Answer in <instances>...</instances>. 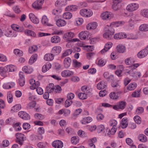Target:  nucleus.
<instances>
[{"label": "nucleus", "instance_id": "obj_1", "mask_svg": "<svg viewBox=\"0 0 148 148\" xmlns=\"http://www.w3.org/2000/svg\"><path fill=\"white\" fill-rule=\"evenodd\" d=\"M80 14L83 16L88 17L91 16L92 15L93 12L90 9L87 10L86 9H84L80 10Z\"/></svg>", "mask_w": 148, "mask_h": 148}, {"label": "nucleus", "instance_id": "obj_2", "mask_svg": "<svg viewBox=\"0 0 148 148\" xmlns=\"http://www.w3.org/2000/svg\"><path fill=\"white\" fill-rule=\"evenodd\" d=\"M114 33V29L113 28L111 29H108L103 34V37L108 39H110L112 38L113 34Z\"/></svg>", "mask_w": 148, "mask_h": 148}, {"label": "nucleus", "instance_id": "obj_3", "mask_svg": "<svg viewBox=\"0 0 148 148\" xmlns=\"http://www.w3.org/2000/svg\"><path fill=\"white\" fill-rule=\"evenodd\" d=\"M101 16L103 19L108 20L113 18L114 15L111 12H106L102 13Z\"/></svg>", "mask_w": 148, "mask_h": 148}, {"label": "nucleus", "instance_id": "obj_4", "mask_svg": "<svg viewBox=\"0 0 148 148\" xmlns=\"http://www.w3.org/2000/svg\"><path fill=\"white\" fill-rule=\"evenodd\" d=\"M16 142L21 145H22L24 140V135L21 133H18L16 134Z\"/></svg>", "mask_w": 148, "mask_h": 148}, {"label": "nucleus", "instance_id": "obj_5", "mask_svg": "<svg viewBox=\"0 0 148 148\" xmlns=\"http://www.w3.org/2000/svg\"><path fill=\"white\" fill-rule=\"evenodd\" d=\"M139 7L138 3H132L128 5L126 9L129 11H133L137 10Z\"/></svg>", "mask_w": 148, "mask_h": 148}, {"label": "nucleus", "instance_id": "obj_6", "mask_svg": "<svg viewBox=\"0 0 148 148\" xmlns=\"http://www.w3.org/2000/svg\"><path fill=\"white\" fill-rule=\"evenodd\" d=\"M44 0H37L36 1L32 4V7L36 9H40L41 8V6L43 4Z\"/></svg>", "mask_w": 148, "mask_h": 148}, {"label": "nucleus", "instance_id": "obj_7", "mask_svg": "<svg viewBox=\"0 0 148 148\" xmlns=\"http://www.w3.org/2000/svg\"><path fill=\"white\" fill-rule=\"evenodd\" d=\"M62 50L61 47L60 46H56L52 48L51 53L54 56L59 55L61 52Z\"/></svg>", "mask_w": 148, "mask_h": 148}, {"label": "nucleus", "instance_id": "obj_8", "mask_svg": "<svg viewBox=\"0 0 148 148\" xmlns=\"http://www.w3.org/2000/svg\"><path fill=\"white\" fill-rule=\"evenodd\" d=\"M18 116L21 119L25 120H28L30 119L29 115L25 112L21 111L18 114Z\"/></svg>", "mask_w": 148, "mask_h": 148}, {"label": "nucleus", "instance_id": "obj_9", "mask_svg": "<svg viewBox=\"0 0 148 148\" xmlns=\"http://www.w3.org/2000/svg\"><path fill=\"white\" fill-rule=\"evenodd\" d=\"M121 2V0H114V4L112 6V8L114 11H118L121 8V5L119 4Z\"/></svg>", "mask_w": 148, "mask_h": 148}, {"label": "nucleus", "instance_id": "obj_10", "mask_svg": "<svg viewBox=\"0 0 148 148\" xmlns=\"http://www.w3.org/2000/svg\"><path fill=\"white\" fill-rule=\"evenodd\" d=\"M127 35L125 33L121 32L117 33L114 35V38L116 40H120L126 38Z\"/></svg>", "mask_w": 148, "mask_h": 148}, {"label": "nucleus", "instance_id": "obj_11", "mask_svg": "<svg viewBox=\"0 0 148 148\" xmlns=\"http://www.w3.org/2000/svg\"><path fill=\"white\" fill-rule=\"evenodd\" d=\"M61 74L62 77H67L73 75L74 72L69 70H66L62 71Z\"/></svg>", "mask_w": 148, "mask_h": 148}, {"label": "nucleus", "instance_id": "obj_12", "mask_svg": "<svg viewBox=\"0 0 148 148\" xmlns=\"http://www.w3.org/2000/svg\"><path fill=\"white\" fill-rule=\"evenodd\" d=\"M23 74V73L22 72H20L19 73L20 78L18 80V83L21 86H23L25 83V80Z\"/></svg>", "mask_w": 148, "mask_h": 148}, {"label": "nucleus", "instance_id": "obj_13", "mask_svg": "<svg viewBox=\"0 0 148 148\" xmlns=\"http://www.w3.org/2000/svg\"><path fill=\"white\" fill-rule=\"evenodd\" d=\"M89 34V32L87 31H82L79 34V37L81 40H84L88 38Z\"/></svg>", "mask_w": 148, "mask_h": 148}, {"label": "nucleus", "instance_id": "obj_14", "mask_svg": "<svg viewBox=\"0 0 148 148\" xmlns=\"http://www.w3.org/2000/svg\"><path fill=\"white\" fill-rule=\"evenodd\" d=\"M53 146L55 148H62L63 147V143L60 140H56L52 143Z\"/></svg>", "mask_w": 148, "mask_h": 148}, {"label": "nucleus", "instance_id": "obj_15", "mask_svg": "<svg viewBox=\"0 0 148 148\" xmlns=\"http://www.w3.org/2000/svg\"><path fill=\"white\" fill-rule=\"evenodd\" d=\"M29 16L31 21L34 23L37 24L39 23L38 19L33 14H29Z\"/></svg>", "mask_w": 148, "mask_h": 148}, {"label": "nucleus", "instance_id": "obj_16", "mask_svg": "<svg viewBox=\"0 0 148 148\" xmlns=\"http://www.w3.org/2000/svg\"><path fill=\"white\" fill-rule=\"evenodd\" d=\"M148 53V51L146 49L142 50L137 54V56L139 58H142L147 56Z\"/></svg>", "mask_w": 148, "mask_h": 148}, {"label": "nucleus", "instance_id": "obj_17", "mask_svg": "<svg viewBox=\"0 0 148 148\" xmlns=\"http://www.w3.org/2000/svg\"><path fill=\"white\" fill-rule=\"evenodd\" d=\"M78 9V7L75 5H70L65 8V10L67 11L73 12L76 11Z\"/></svg>", "mask_w": 148, "mask_h": 148}, {"label": "nucleus", "instance_id": "obj_18", "mask_svg": "<svg viewBox=\"0 0 148 148\" xmlns=\"http://www.w3.org/2000/svg\"><path fill=\"white\" fill-rule=\"evenodd\" d=\"M71 60L70 58L68 57L65 58L64 60V66L65 68H68L70 66Z\"/></svg>", "mask_w": 148, "mask_h": 148}, {"label": "nucleus", "instance_id": "obj_19", "mask_svg": "<svg viewBox=\"0 0 148 148\" xmlns=\"http://www.w3.org/2000/svg\"><path fill=\"white\" fill-rule=\"evenodd\" d=\"M97 26V23L93 22L88 24L86 25V28L88 30H91L95 29Z\"/></svg>", "mask_w": 148, "mask_h": 148}, {"label": "nucleus", "instance_id": "obj_20", "mask_svg": "<svg viewBox=\"0 0 148 148\" xmlns=\"http://www.w3.org/2000/svg\"><path fill=\"white\" fill-rule=\"evenodd\" d=\"M128 122L127 119L126 117L123 118L121 123V126L122 128L124 129L128 126Z\"/></svg>", "mask_w": 148, "mask_h": 148}, {"label": "nucleus", "instance_id": "obj_21", "mask_svg": "<svg viewBox=\"0 0 148 148\" xmlns=\"http://www.w3.org/2000/svg\"><path fill=\"white\" fill-rule=\"evenodd\" d=\"M113 44L111 42L107 43L105 45L104 48L101 50V52L103 54L108 51L112 47Z\"/></svg>", "mask_w": 148, "mask_h": 148}, {"label": "nucleus", "instance_id": "obj_22", "mask_svg": "<svg viewBox=\"0 0 148 148\" xmlns=\"http://www.w3.org/2000/svg\"><path fill=\"white\" fill-rule=\"evenodd\" d=\"M15 85V84L13 82L6 83L4 84L3 86V88L5 89H9L13 87Z\"/></svg>", "mask_w": 148, "mask_h": 148}, {"label": "nucleus", "instance_id": "obj_23", "mask_svg": "<svg viewBox=\"0 0 148 148\" xmlns=\"http://www.w3.org/2000/svg\"><path fill=\"white\" fill-rule=\"evenodd\" d=\"M24 33L25 35L32 37H35L36 36V34L34 32L30 30L26 29Z\"/></svg>", "mask_w": 148, "mask_h": 148}, {"label": "nucleus", "instance_id": "obj_24", "mask_svg": "<svg viewBox=\"0 0 148 148\" xmlns=\"http://www.w3.org/2000/svg\"><path fill=\"white\" fill-rule=\"evenodd\" d=\"M8 69H7L5 66L4 67H0V74L4 77L7 76V73H8Z\"/></svg>", "mask_w": 148, "mask_h": 148}, {"label": "nucleus", "instance_id": "obj_25", "mask_svg": "<svg viewBox=\"0 0 148 148\" xmlns=\"http://www.w3.org/2000/svg\"><path fill=\"white\" fill-rule=\"evenodd\" d=\"M22 70L26 73L30 74L32 72L33 69L29 66H25L23 68Z\"/></svg>", "mask_w": 148, "mask_h": 148}, {"label": "nucleus", "instance_id": "obj_26", "mask_svg": "<svg viewBox=\"0 0 148 148\" xmlns=\"http://www.w3.org/2000/svg\"><path fill=\"white\" fill-rule=\"evenodd\" d=\"M54 56L51 53H47L45 54L44 57V59L47 61L52 60L54 58Z\"/></svg>", "mask_w": 148, "mask_h": 148}, {"label": "nucleus", "instance_id": "obj_27", "mask_svg": "<svg viewBox=\"0 0 148 148\" xmlns=\"http://www.w3.org/2000/svg\"><path fill=\"white\" fill-rule=\"evenodd\" d=\"M106 86V83L104 81L99 82L97 85V88L99 90H101L105 88Z\"/></svg>", "mask_w": 148, "mask_h": 148}, {"label": "nucleus", "instance_id": "obj_28", "mask_svg": "<svg viewBox=\"0 0 148 148\" xmlns=\"http://www.w3.org/2000/svg\"><path fill=\"white\" fill-rule=\"evenodd\" d=\"M92 120V118L89 116L83 118L81 120L80 122L82 124H86L90 123Z\"/></svg>", "mask_w": 148, "mask_h": 148}, {"label": "nucleus", "instance_id": "obj_29", "mask_svg": "<svg viewBox=\"0 0 148 148\" xmlns=\"http://www.w3.org/2000/svg\"><path fill=\"white\" fill-rule=\"evenodd\" d=\"M51 66V64L49 62L47 63L42 67V71L43 73H45L49 70Z\"/></svg>", "mask_w": 148, "mask_h": 148}, {"label": "nucleus", "instance_id": "obj_30", "mask_svg": "<svg viewBox=\"0 0 148 148\" xmlns=\"http://www.w3.org/2000/svg\"><path fill=\"white\" fill-rule=\"evenodd\" d=\"M46 90L48 92L51 93L53 92H55V87L53 84H49V85L46 87Z\"/></svg>", "mask_w": 148, "mask_h": 148}, {"label": "nucleus", "instance_id": "obj_31", "mask_svg": "<svg viewBox=\"0 0 148 148\" xmlns=\"http://www.w3.org/2000/svg\"><path fill=\"white\" fill-rule=\"evenodd\" d=\"M38 55L36 54H33L30 58L28 63L30 64H32L36 60L37 58Z\"/></svg>", "mask_w": 148, "mask_h": 148}, {"label": "nucleus", "instance_id": "obj_32", "mask_svg": "<svg viewBox=\"0 0 148 148\" xmlns=\"http://www.w3.org/2000/svg\"><path fill=\"white\" fill-rule=\"evenodd\" d=\"M117 51L120 53H123L125 51V46L122 45H119L116 47Z\"/></svg>", "mask_w": 148, "mask_h": 148}, {"label": "nucleus", "instance_id": "obj_33", "mask_svg": "<svg viewBox=\"0 0 148 148\" xmlns=\"http://www.w3.org/2000/svg\"><path fill=\"white\" fill-rule=\"evenodd\" d=\"M48 20L47 17L45 16H43L42 20L41 22L42 23L45 25H47L48 26H51L52 25L48 22Z\"/></svg>", "mask_w": 148, "mask_h": 148}, {"label": "nucleus", "instance_id": "obj_34", "mask_svg": "<svg viewBox=\"0 0 148 148\" xmlns=\"http://www.w3.org/2000/svg\"><path fill=\"white\" fill-rule=\"evenodd\" d=\"M74 36V34L72 32H69L65 34L64 36V38L66 40L71 39Z\"/></svg>", "mask_w": 148, "mask_h": 148}, {"label": "nucleus", "instance_id": "obj_35", "mask_svg": "<svg viewBox=\"0 0 148 148\" xmlns=\"http://www.w3.org/2000/svg\"><path fill=\"white\" fill-rule=\"evenodd\" d=\"M66 4V1L64 0H58L55 3L56 6L58 7H62Z\"/></svg>", "mask_w": 148, "mask_h": 148}, {"label": "nucleus", "instance_id": "obj_36", "mask_svg": "<svg viewBox=\"0 0 148 148\" xmlns=\"http://www.w3.org/2000/svg\"><path fill=\"white\" fill-rule=\"evenodd\" d=\"M66 24V21L63 19H59L57 21L56 24L59 27H62L65 26Z\"/></svg>", "mask_w": 148, "mask_h": 148}, {"label": "nucleus", "instance_id": "obj_37", "mask_svg": "<svg viewBox=\"0 0 148 148\" xmlns=\"http://www.w3.org/2000/svg\"><path fill=\"white\" fill-rule=\"evenodd\" d=\"M139 30L141 31L147 32L148 31V25L143 24L141 25L139 27Z\"/></svg>", "mask_w": 148, "mask_h": 148}, {"label": "nucleus", "instance_id": "obj_38", "mask_svg": "<svg viewBox=\"0 0 148 148\" xmlns=\"http://www.w3.org/2000/svg\"><path fill=\"white\" fill-rule=\"evenodd\" d=\"M60 37L57 36H53L51 39V41L53 43H58L60 42Z\"/></svg>", "mask_w": 148, "mask_h": 148}, {"label": "nucleus", "instance_id": "obj_39", "mask_svg": "<svg viewBox=\"0 0 148 148\" xmlns=\"http://www.w3.org/2000/svg\"><path fill=\"white\" fill-rule=\"evenodd\" d=\"M140 14L143 17L148 18V9H142L140 11Z\"/></svg>", "mask_w": 148, "mask_h": 148}, {"label": "nucleus", "instance_id": "obj_40", "mask_svg": "<svg viewBox=\"0 0 148 148\" xmlns=\"http://www.w3.org/2000/svg\"><path fill=\"white\" fill-rule=\"evenodd\" d=\"M104 77L107 79L108 81L110 80H113L114 79V77L113 75H110L108 72H105L103 75Z\"/></svg>", "mask_w": 148, "mask_h": 148}, {"label": "nucleus", "instance_id": "obj_41", "mask_svg": "<svg viewBox=\"0 0 148 148\" xmlns=\"http://www.w3.org/2000/svg\"><path fill=\"white\" fill-rule=\"evenodd\" d=\"M7 97L8 102L11 103L13 101V96L11 92H8L7 95Z\"/></svg>", "mask_w": 148, "mask_h": 148}, {"label": "nucleus", "instance_id": "obj_42", "mask_svg": "<svg viewBox=\"0 0 148 148\" xmlns=\"http://www.w3.org/2000/svg\"><path fill=\"white\" fill-rule=\"evenodd\" d=\"M138 138L139 140L142 142H145L147 140L146 136L143 134H139L138 136Z\"/></svg>", "mask_w": 148, "mask_h": 148}, {"label": "nucleus", "instance_id": "obj_43", "mask_svg": "<svg viewBox=\"0 0 148 148\" xmlns=\"http://www.w3.org/2000/svg\"><path fill=\"white\" fill-rule=\"evenodd\" d=\"M72 17V14L69 12H67L64 13L63 15V18L65 19H70Z\"/></svg>", "mask_w": 148, "mask_h": 148}, {"label": "nucleus", "instance_id": "obj_44", "mask_svg": "<svg viewBox=\"0 0 148 148\" xmlns=\"http://www.w3.org/2000/svg\"><path fill=\"white\" fill-rule=\"evenodd\" d=\"M72 52V50L71 49H68L66 50L63 53H62L61 56V58H63L64 57L67 56L71 54Z\"/></svg>", "mask_w": 148, "mask_h": 148}, {"label": "nucleus", "instance_id": "obj_45", "mask_svg": "<svg viewBox=\"0 0 148 148\" xmlns=\"http://www.w3.org/2000/svg\"><path fill=\"white\" fill-rule=\"evenodd\" d=\"M137 86L135 83H131L127 87V89L129 90H132L135 89Z\"/></svg>", "mask_w": 148, "mask_h": 148}, {"label": "nucleus", "instance_id": "obj_46", "mask_svg": "<svg viewBox=\"0 0 148 148\" xmlns=\"http://www.w3.org/2000/svg\"><path fill=\"white\" fill-rule=\"evenodd\" d=\"M126 103L125 101H120L118 104L119 109L123 110L125 107Z\"/></svg>", "mask_w": 148, "mask_h": 148}, {"label": "nucleus", "instance_id": "obj_47", "mask_svg": "<svg viewBox=\"0 0 148 148\" xmlns=\"http://www.w3.org/2000/svg\"><path fill=\"white\" fill-rule=\"evenodd\" d=\"M144 111L143 108L142 107H137L135 111V114L137 115H140L142 114Z\"/></svg>", "mask_w": 148, "mask_h": 148}, {"label": "nucleus", "instance_id": "obj_48", "mask_svg": "<svg viewBox=\"0 0 148 148\" xmlns=\"http://www.w3.org/2000/svg\"><path fill=\"white\" fill-rule=\"evenodd\" d=\"M73 65V66L75 68H79L81 67L82 65V64L78 62L76 60H73L72 61Z\"/></svg>", "mask_w": 148, "mask_h": 148}, {"label": "nucleus", "instance_id": "obj_49", "mask_svg": "<svg viewBox=\"0 0 148 148\" xmlns=\"http://www.w3.org/2000/svg\"><path fill=\"white\" fill-rule=\"evenodd\" d=\"M125 63L127 65H131L134 62V59L131 58L130 57L126 59L125 60Z\"/></svg>", "mask_w": 148, "mask_h": 148}, {"label": "nucleus", "instance_id": "obj_50", "mask_svg": "<svg viewBox=\"0 0 148 148\" xmlns=\"http://www.w3.org/2000/svg\"><path fill=\"white\" fill-rule=\"evenodd\" d=\"M36 103L35 101H33L28 103L27 106L28 109H32L36 106Z\"/></svg>", "mask_w": 148, "mask_h": 148}, {"label": "nucleus", "instance_id": "obj_51", "mask_svg": "<svg viewBox=\"0 0 148 148\" xmlns=\"http://www.w3.org/2000/svg\"><path fill=\"white\" fill-rule=\"evenodd\" d=\"M21 108V105L20 104H17L13 106L11 109V110L13 112H17Z\"/></svg>", "mask_w": 148, "mask_h": 148}, {"label": "nucleus", "instance_id": "obj_52", "mask_svg": "<svg viewBox=\"0 0 148 148\" xmlns=\"http://www.w3.org/2000/svg\"><path fill=\"white\" fill-rule=\"evenodd\" d=\"M141 90H136L132 95V96L134 97H140Z\"/></svg>", "mask_w": 148, "mask_h": 148}, {"label": "nucleus", "instance_id": "obj_53", "mask_svg": "<svg viewBox=\"0 0 148 148\" xmlns=\"http://www.w3.org/2000/svg\"><path fill=\"white\" fill-rule=\"evenodd\" d=\"M79 141L78 138L77 136H74L71 139V143L74 144L76 145L78 143Z\"/></svg>", "mask_w": 148, "mask_h": 148}, {"label": "nucleus", "instance_id": "obj_54", "mask_svg": "<svg viewBox=\"0 0 148 148\" xmlns=\"http://www.w3.org/2000/svg\"><path fill=\"white\" fill-rule=\"evenodd\" d=\"M7 69H8V72H13L14 71L15 67L12 65H8L5 66Z\"/></svg>", "mask_w": 148, "mask_h": 148}, {"label": "nucleus", "instance_id": "obj_55", "mask_svg": "<svg viewBox=\"0 0 148 148\" xmlns=\"http://www.w3.org/2000/svg\"><path fill=\"white\" fill-rule=\"evenodd\" d=\"M14 54L18 56H21L23 55V52L22 51L18 49H14Z\"/></svg>", "mask_w": 148, "mask_h": 148}, {"label": "nucleus", "instance_id": "obj_56", "mask_svg": "<svg viewBox=\"0 0 148 148\" xmlns=\"http://www.w3.org/2000/svg\"><path fill=\"white\" fill-rule=\"evenodd\" d=\"M37 49L38 48L36 45H33L29 47V51L30 53H32L33 52L36 51Z\"/></svg>", "mask_w": 148, "mask_h": 148}, {"label": "nucleus", "instance_id": "obj_57", "mask_svg": "<svg viewBox=\"0 0 148 148\" xmlns=\"http://www.w3.org/2000/svg\"><path fill=\"white\" fill-rule=\"evenodd\" d=\"M110 97L113 99H116L119 98L117 93L115 92H113L110 93Z\"/></svg>", "mask_w": 148, "mask_h": 148}, {"label": "nucleus", "instance_id": "obj_58", "mask_svg": "<svg viewBox=\"0 0 148 148\" xmlns=\"http://www.w3.org/2000/svg\"><path fill=\"white\" fill-rule=\"evenodd\" d=\"M78 96L79 98L81 99H85L87 98L86 93L84 92L80 93Z\"/></svg>", "mask_w": 148, "mask_h": 148}, {"label": "nucleus", "instance_id": "obj_59", "mask_svg": "<svg viewBox=\"0 0 148 148\" xmlns=\"http://www.w3.org/2000/svg\"><path fill=\"white\" fill-rule=\"evenodd\" d=\"M14 32L12 30L8 29L6 31V33H5V35L6 36L8 37H12L14 36V35L13 34V33Z\"/></svg>", "mask_w": 148, "mask_h": 148}, {"label": "nucleus", "instance_id": "obj_60", "mask_svg": "<svg viewBox=\"0 0 148 148\" xmlns=\"http://www.w3.org/2000/svg\"><path fill=\"white\" fill-rule=\"evenodd\" d=\"M135 122L138 124H140L141 122V119L140 117L138 115L135 116L134 118Z\"/></svg>", "mask_w": 148, "mask_h": 148}, {"label": "nucleus", "instance_id": "obj_61", "mask_svg": "<svg viewBox=\"0 0 148 148\" xmlns=\"http://www.w3.org/2000/svg\"><path fill=\"white\" fill-rule=\"evenodd\" d=\"M34 116L35 118L39 120H42L45 118V117L44 116L39 113H36L34 114Z\"/></svg>", "mask_w": 148, "mask_h": 148}, {"label": "nucleus", "instance_id": "obj_62", "mask_svg": "<svg viewBox=\"0 0 148 148\" xmlns=\"http://www.w3.org/2000/svg\"><path fill=\"white\" fill-rule=\"evenodd\" d=\"M62 12L61 9H54L53 10L52 13L54 15H57L60 14Z\"/></svg>", "mask_w": 148, "mask_h": 148}, {"label": "nucleus", "instance_id": "obj_63", "mask_svg": "<svg viewBox=\"0 0 148 148\" xmlns=\"http://www.w3.org/2000/svg\"><path fill=\"white\" fill-rule=\"evenodd\" d=\"M118 27V25L116 22H112L110 25V27L109 29H111L113 28L114 29V28Z\"/></svg>", "mask_w": 148, "mask_h": 148}, {"label": "nucleus", "instance_id": "obj_64", "mask_svg": "<svg viewBox=\"0 0 148 148\" xmlns=\"http://www.w3.org/2000/svg\"><path fill=\"white\" fill-rule=\"evenodd\" d=\"M81 90L83 92L86 94L88 93L89 92V88H88L87 86H82L81 88Z\"/></svg>", "mask_w": 148, "mask_h": 148}]
</instances>
